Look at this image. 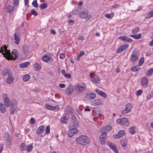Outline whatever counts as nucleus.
Wrapping results in <instances>:
<instances>
[{"label":"nucleus","mask_w":153,"mask_h":153,"mask_svg":"<svg viewBox=\"0 0 153 153\" xmlns=\"http://www.w3.org/2000/svg\"><path fill=\"white\" fill-rule=\"evenodd\" d=\"M130 36L136 39H138L141 37L142 35L141 34H139L137 35H131Z\"/></svg>","instance_id":"obj_29"},{"label":"nucleus","mask_w":153,"mask_h":153,"mask_svg":"<svg viewBox=\"0 0 153 153\" xmlns=\"http://www.w3.org/2000/svg\"><path fill=\"white\" fill-rule=\"evenodd\" d=\"M76 143L85 146L88 145L90 142L89 137L86 135H80L75 139Z\"/></svg>","instance_id":"obj_2"},{"label":"nucleus","mask_w":153,"mask_h":153,"mask_svg":"<svg viewBox=\"0 0 153 153\" xmlns=\"http://www.w3.org/2000/svg\"><path fill=\"white\" fill-rule=\"evenodd\" d=\"M133 106L129 103L126 104L125 105V108L121 111V113L125 114L129 112L132 108Z\"/></svg>","instance_id":"obj_8"},{"label":"nucleus","mask_w":153,"mask_h":153,"mask_svg":"<svg viewBox=\"0 0 153 153\" xmlns=\"http://www.w3.org/2000/svg\"><path fill=\"white\" fill-rule=\"evenodd\" d=\"M31 13L33 15L37 16L38 13L34 9H32L31 11Z\"/></svg>","instance_id":"obj_51"},{"label":"nucleus","mask_w":153,"mask_h":153,"mask_svg":"<svg viewBox=\"0 0 153 153\" xmlns=\"http://www.w3.org/2000/svg\"><path fill=\"white\" fill-rule=\"evenodd\" d=\"M108 146L115 153H119L118 152L114 144L111 143H108Z\"/></svg>","instance_id":"obj_19"},{"label":"nucleus","mask_w":153,"mask_h":153,"mask_svg":"<svg viewBox=\"0 0 153 153\" xmlns=\"http://www.w3.org/2000/svg\"><path fill=\"white\" fill-rule=\"evenodd\" d=\"M135 51H136V50L134 51L131 55L130 59L132 62L136 61L138 59V54Z\"/></svg>","instance_id":"obj_11"},{"label":"nucleus","mask_w":153,"mask_h":153,"mask_svg":"<svg viewBox=\"0 0 153 153\" xmlns=\"http://www.w3.org/2000/svg\"><path fill=\"white\" fill-rule=\"evenodd\" d=\"M78 130L76 128H72L69 130L68 135L69 137L73 136L74 134H76L78 132Z\"/></svg>","instance_id":"obj_10"},{"label":"nucleus","mask_w":153,"mask_h":153,"mask_svg":"<svg viewBox=\"0 0 153 153\" xmlns=\"http://www.w3.org/2000/svg\"><path fill=\"white\" fill-rule=\"evenodd\" d=\"M4 104L6 107H8L11 104V101L7 94H4L2 96Z\"/></svg>","instance_id":"obj_5"},{"label":"nucleus","mask_w":153,"mask_h":153,"mask_svg":"<svg viewBox=\"0 0 153 153\" xmlns=\"http://www.w3.org/2000/svg\"><path fill=\"white\" fill-rule=\"evenodd\" d=\"M117 124H121L125 126H128L130 124V122L127 118H122L118 119L116 120Z\"/></svg>","instance_id":"obj_4"},{"label":"nucleus","mask_w":153,"mask_h":153,"mask_svg":"<svg viewBox=\"0 0 153 153\" xmlns=\"http://www.w3.org/2000/svg\"><path fill=\"white\" fill-rule=\"evenodd\" d=\"M152 16H153V11H152L149 13L146 17V18L148 19Z\"/></svg>","instance_id":"obj_44"},{"label":"nucleus","mask_w":153,"mask_h":153,"mask_svg":"<svg viewBox=\"0 0 153 153\" xmlns=\"http://www.w3.org/2000/svg\"><path fill=\"white\" fill-rule=\"evenodd\" d=\"M99 100H95L93 102V104L94 105H97L100 104Z\"/></svg>","instance_id":"obj_49"},{"label":"nucleus","mask_w":153,"mask_h":153,"mask_svg":"<svg viewBox=\"0 0 153 153\" xmlns=\"http://www.w3.org/2000/svg\"><path fill=\"white\" fill-rule=\"evenodd\" d=\"M153 74V68H151L146 72V75L147 76H150Z\"/></svg>","instance_id":"obj_31"},{"label":"nucleus","mask_w":153,"mask_h":153,"mask_svg":"<svg viewBox=\"0 0 153 153\" xmlns=\"http://www.w3.org/2000/svg\"><path fill=\"white\" fill-rule=\"evenodd\" d=\"M153 95L152 94H151L150 95H148L147 97L146 98L147 100H150L152 97Z\"/></svg>","instance_id":"obj_64"},{"label":"nucleus","mask_w":153,"mask_h":153,"mask_svg":"<svg viewBox=\"0 0 153 153\" xmlns=\"http://www.w3.org/2000/svg\"><path fill=\"white\" fill-rule=\"evenodd\" d=\"M125 134V131L122 130L120 131L117 134H114L113 137L115 139H118L123 137Z\"/></svg>","instance_id":"obj_9"},{"label":"nucleus","mask_w":153,"mask_h":153,"mask_svg":"<svg viewBox=\"0 0 153 153\" xmlns=\"http://www.w3.org/2000/svg\"><path fill=\"white\" fill-rule=\"evenodd\" d=\"M59 109L58 106L57 105L55 106H52V111H57L59 110Z\"/></svg>","instance_id":"obj_47"},{"label":"nucleus","mask_w":153,"mask_h":153,"mask_svg":"<svg viewBox=\"0 0 153 153\" xmlns=\"http://www.w3.org/2000/svg\"><path fill=\"white\" fill-rule=\"evenodd\" d=\"M47 7V4L44 3L41 4L40 5V8L41 9H43L46 8Z\"/></svg>","instance_id":"obj_45"},{"label":"nucleus","mask_w":153,"mask_h":153,"mask_svg":"<svg viewBox=\"0 0 153 153\" xmlns=\"http://www.w3.org/2000/svg\"><path fill=\"white\" fill-rule=\"evenodd\" d=\"M42 59L44 62H46L50 60V58L47 55H45L42 57Z\"/></svg>","instance_id":"obj_32"},{"label":"nucleus","mask_w":153,"mask_h":153,"mask_svg":"<svg viewBox=\"0 0 153 153\" xmlns=\"http://www.w3.org/2000/svg\"><path fill=\"white\" fill-rule=\"evenodd\" d=\"M107 134L105 132H103L100 136V143L101 144H103L105 141L107 137Z\"/></svg>","instance_id":"obj_13"},{"label":"nucleus","mask_w":153,"mask_h":153,"mask_svg":"<svg viewBox=\"0 0 153 153\" xmlns=\"http://www.w3.org/2000/svg\"><path fill=\"white\" fill-rule=\"evenodd\" d=\"M34 69L35 70L38 71L41 68V65L38 63H35L34 65Z\"/></svg>","instance_id":"obj_34"},{"label":"nucleus","mask_w":153,"mask_h":153,"mask_svg":"<svg viewBox=\"0 0 153 153\" xmlns=\"http://www.w3.org/2000/svg\"><path fill=\"white\" fill-rule=\"evenodd\" d=\"M50 131V126H47L45 130V133L48 134L49 133Z\"/></svg>","instance_id":"obj_57"},{"label":"nucleus","mask_w":153,"mask_h":153,"mask_svg":"<svg viewBox=\"0 0 153 153\" xmlns=\"http://www.w3.org/2000/svg\"><path fill=\"white\" fill-rule=\"evenodd\" d=\"M30 123L31 124H33L35 123V120L34 118H31L30 119Z\"/></svg>","instance_id":"obj_60"},{"label":"nucleus","mask_w":153,"mask_h":153,"mask_svg":"<svg viewBox=\"0 0 153 153\" xmlns=\"http://www.w3.org/2000/svg\"><path fill=\"white\" fill-rule=\"evenodd\" d=\"M95 91L99 95L102 96V97L105 98H106L107 97V95L104 92L98 89H96L95 90Z\"/></svg>","instance_id":"obj_21"},{"label":"nucleus","mask_w":153,"mask_h":153,"mask_svg":"<svg viewBox=\"0 0 153 153\" xmlns=\"http://www.w3.org/2000/svg\"><path fill=\"white\" fill-rule=\"evenodd\" d=\"M12 72L7 68H4L2 71V74L4 76L9 75L10 73L11 74Z\"/></svg>","instance_id":"obj_22"},{"label":"nucleus","mask_w":153,"mask_h":153,"mask_svg":"<svg viewBox=\"0 0 153 153\" xmlns=\"http://www.w3.org/2000/svg\"><path fill=\"white\" fill-rule=\"evenodd\" d=\"M79 16L81 18L86 19L87 20H89L91 17V16L89 14L88 11L87 10L80 12Z\"/></svg>","instance_id":"obj_7"},{"label":"nucleus","mask_w":153,"mask_h":153,"mask_svg":"<svg viewBox=\"0 0 153 153\" xmlns=\"http://www.w3.org/2000/svg\"><path fill=\"white\" fill-rule=\"evenodd\" d=\"M0 53H2L7 59L8 60H15L18 56L17 51L14 49L10 52V50H7V48H1Z\"/></svg>","instance_id":"obj_1"},{"label":"nucleus","mask_w":153,"mask_h":153,"mask_svg":"<svg viewBox=\"0 0 153 153\" xmlns=\"http://www.w3.org/2000/svg\"><path fill=\"white\" fill-rule=\"evenodd\" d=\"M17 105V101L16 100H13L11 103V107L10 108H12V109L17 110L18 109Z\"/></svg>","instance_id":"obj_17"},{"label":"nucleus","mask_w":153,"mask_h":153,"mask_svg":"<svg viewBox=\"0 0 153 153\" xmlns=\"http://www.w3.org/2000/svg\"><path fill=\"white\" fill-rule=\"evenodd\" d=\"M45 127L43 125L39 126L37 129L36 133L38 134H40L43 133L44 131Z\"/></svg>","instance_id":"obj_18"},{"label":"nucleus","mask_w":153,"mask_h":153,"mask_svg":"<svg viewBox=\"0 0 153 153\" xmlns=\"http://www.w3.org/2000/svg\"><path fill=\"white\" fill-rule=\"evenodd\" d=\"M127 143V140L126 138H123L120 140V144L122 146L125 147Z\"/></svg>","instance_id":"obj_26"},{"label":"nucleus","mask_w":153,"mask_h":153,"mask_svg":"<svg viewBox=\"0 0 153 153\" xmlns=\"http://www.w3.org/2000/svg\"><path fill=\"white\" fill-rule=\"evenodd\" d=\"M114 13H111V14H106L105 15V16L108 19H111L113 17Z\"/></svg>","instance_id":"obj_35"},{"label":"nucleus","mask_w":153,"mask_h":153,"mask_svg":"<svg viewBox=\"0 0 153 153\" xmlns=\"http://www.w3.org/2000/svg\"><path fill=\"white\" fill-rule=\"evenodd\" d=\"M30 78V76L27 74L23 76L22 79L24 81H27Z\"/></svg>","instance_id":"obj_33"},{"label":"nucleus","mask_w":153,"mask_h":153,"mask_svg":"<svg viewBox=\"0 0 153 153\" xmlns=\"http://www.w3.org/2000/svg\"><path fill=\"white\" fill-rule=\"evenodd\" d=\"M19 0H13V4L14 6H16L18 4Z\"/></svg>","instance_id":"obj_55"},{"label":"nucleus","mask_w":153,"mask_h":153,"mask_svg":"<svg viewBox=\"0 0 153 153\" xmlns=\"http://www.w3.org/2000/svg\"><path fill=\"white\" fill-rule=\"evenodd\" d=\"M86 88V85L85 83H79L75 86V89L77 93H81L84 91Z\"/></svg>","instance_id":"obj_3"},{"label":"nucleus","mask_w":153,"mask_h":153,"mask_svg":"<svg viewBox=\"0 0 153 153\" xmlns=\"http://www.w3.org/2000/svg\"><path fill=\"white\" fill-rule=\"evenodd\" d=\"M85 54V53L83 51H80L79 54L77 56L76 60L77 61H79L80 60V57L82 56Z\"/></svg>","instance_id":"obj_38"},{"label":"nucleus","mask_w":153,"mask_h":153,"mask_svg":"<svg viewBox=\"0 0 153 153\" xmlns=\"http://www.w3.org/2000/svg\"><path fill=\"white\" fill-rule=\"evenodd\" d=\"M139 30V28L138 27H136V28L133 29L131 31V33L132 34H134L137 33Z\"/></svg>","instance_id":"obj_41"},{"label":"nucleus","mask_w":153,"mask_h":153,"mask_svg":"<svg viewBox=\"0 0 153 153\" xmlns=\"http://www.w3.org/2000/svg\"><path fill=\"white\" fill-rule=\"evenodd\" d=\"M4 104L0 102V110L2 113H5L6 111V108H5Z\"/></svg>","instance_id":"obj_27"},{"label":"nucleus","mask_w":153,"mask_h":153,"mask_svg":"<svg viewBox=\"0 0 153 153\" xmlns=\"http://www.w3.org/2000/svg\"><path fill=\"white\" fill-rule=\"evenodd\" d=\"M144 62V58L142 57L139 60L138 62V65L141 66L142 65Z\"/></svg>","instance_id":"obj_43"},{"label":"nucleus","mask_w":153,"mask_h":153,"mask_svg":"<svg viewBox=\"0 0 153 153\" xmlns=\"http://www.w3.org/2000/svg\"><path fill=\"white\" fill-rule=\"evenodd\" d=\"M30 64V62L28 61H27L20 64L19 67L21 68H24L27 67Z\"/></svg>","instance_id":"obj_24"},{"label":"nucleus","mask_w":153,"mask_h":153,"mask_svg":"<svg viewBox=\"0 0 153 153\" xmlns=\"http://www.w3.org/2000/svg\"><path fill=\"white\" fill-rule=\"evenodd\" d=\"M33 147L32 145L30 144L26 148V149L28 152H30L32 150Z\"/></svg>","instance_id":"obj_37"},{"label":"nucleus","mask_w":153,"mask_h":153,"mask_svg":"<svg viewBox=\"0 0 153 153\" xmlns=\"http://www.w3.org/2000/svg\"><path fill=\"white\" fill-rule=\"evenodd\" d=\"M142 93V91L141 90H139L137 91L136 92V94L137 96L140 95Z\"/></svg>","instance_id":"obj_52"},{"label":"nucleus","mask_w":153,"mask_h":153,"mask_svg":"<svg viewBox=\"0 0 153 153\" xmlns=\"http://www.w3.org/2000/svg\"><path fill=\"white\" fill-rule=\"evenodd\" d=\"M72 13L74 15H77L79 13L78 11L77 10H74L72 11Z\"/></svg>","instance_id":"obj_58"},{"label":"nucleus","mask_w":153,"mask_h":153,"mask_svg":"<svg viewBox=\"0 0 153 153\" xmlns=\"http://www.w3.org/2000/svg\"><path fill=\"white\" fill-rule=\"evenodd\" d=\"M69 118V116L67 113H64L63 115V117H61V123L63 124L66 123V121L68 120Z\"/></svg>","instance_id":"obj_12"},{"label":"nucleus","mask_w":153,"mask_h":153,"mask_svg":"<svg viewBox=\"0 0 153 153\" xmlns=\"http://www.w3.org/2000/svg\"><path fill=\"white\" fill-rule=\"evenodd\" d=\"M73 125L74 127L77 128L79 126V125L78 122L76 120H74L73 123Z\"/></svg>","instance_id":"obj_53"},{"label":"nucleus","mask_w":153,"mask_h":153,"mask_svg":"<svg viewBox=\"0 0 153 153\" xmlns=\"http://www.w3.org/2000/svg\"><path fill=\"white\" fill-rule=\"evenodd\" d=\"M30 48H24V53L26 55H27L31 52Z\"/></svg>","instance_id":"obj_36"},{"label":"nucleus","mask_w":153,"mask_h":153,"mask_svg":"<svg viewBox=\"0 0 153 153\" xmlns=\"http://www.w3.org/2000/svg\"><path fill=\"white\" fill-rule=\"evenodd\" d=\"M14 38L15 43L16 44L18 45L19 44L20 41V39L19 36L17 35L16 33H14Z\"/></svg>","instance_id":"obj_30"},{"label":"nucleus","mask_w":153,"mask_h":153,"mask_svg":"<svg viewBox=\"0 0 153 153\" xmlns=\"http://www.w3.org/2000/svg\"><path fill=\"white\" fill-rule=\"evenodd\" d=\"M125 48H118L117 52V53H120L125 50Z\"/></svg>","instance_id":"obj_54"},{"label":"nucleus","mask_w":153,"mask_h":153,"mask_svg":"<svg viewBox=\"0 0 153 153\" xmlns=\"http://www.w3.org/2000/svg\"><path fill=\"white\" fill-rule=\"evenodd\" d=\"M129 132L130 133L132 134H135V127H132L130 128L129 129Z\"/></svg>","instance_id":"obj_39"},{"label":"nucleus","mask_w":153,"mask_h":153,"mask_svg":"<svg viewBox=\"0 0 153 153\" xmlns=\"http://www.w3.org/2000/svg\"><path fill=\"white\" fill-rule=\"evenodd\" d=\"M10 114H13L15 111H17V109H12V108H10Z\"/></svg>","instance_id":"obj_56"},{"label":"nucleus","mask_w":153,"mask_h":153,"mask_svg":"<svg viewBox=\"0 0 153 153\" xmlns=\"http://www.w3.org/2000/svg\"><path fill=\"white\" fill-rule=\"evenodd\" d=\"M119 39L124 42H131L132 41V39L126 36H121L119 37Z\"/></svg>","instance_id":"obj_16"},{"label":"nucleus","mask_w":153,"mask_h":153,"mask_svg":"<svg viewBox=\"0 0 153 153\" xmlns=\"http://www.w3.org/2000/svg\"><path fill=\"white\" fill-rule=\"evenodd\" d=\"M12 140H7L6 141V145L8 148H10L12 145Z\"/></svg>","instance_id":"obj_40"},{"label":"nucleus","mask_w":153,"mask_h":153,"mask_svg":"<svg viewBox=\"0 0 153 153\" xmlns=\"http://www.w3.org/2000/svg\"><path fill=\"white\" fill-rule=\"evenodd\" d=\"M45 107L48 109L51 110L52 106L49 105L48 104H46L45 105Z\"/></svg>","instance_id":"obj_50"},{"label":"nucleus","mask_w":153,"mask_h":153,"mask_svg":"<svg viewBox=\"0 0 153 153\" xmlns=\"http://www.w3.org/2000/svg\"><path fill=\"white\" fill-rule=\"evenodd\" d=\"M64 54L62 53H61L59 55V58L61 59H63L65 58Z\"/></svg>","instance_id":"obj_61"},{"label":"nucleus","mask_w":153,"mask_h":153,"mask_svg":"<svg viewBox=\"0 0 153 153\" xmlns=\"http://www.w3.org/2000/svg\"><path fill=\"white\" fill-rule=\"evenodd\" d=\"M64 76L67 78L70 79L71 78V75L70 74H66Z\"/></svg>","instance_id":"obj_59"},{"label":"nucleus","mask_w":153,"mask_h":153,"mask_svg":"<svg viewBox=\"0 0 153 153\" xmlns=\"http://www.w3.org/2000/svg\"><path fill=\"white\" fill-rule=\"evenodd\" d=\"M91 79L93 83L99 84L100 82V78L97 75L93 73L90 74Z\"/></svg>","instance_id":"obj_6"},{"label":"nucleus","mask_w":153,"mask_h":153,"mask_svg":"<svg viewBox=\"0 0 153 153\" xmlns=\"http://www.w3.org/2000/svg\"><path fill=\"white\" fill-rule=\"evenodd\" d=\"M86 98L89 99H93L96 97V94L94 93H89L87 94Z\"/></svg>","instance_id":"obj_25"},{"label":"nucleus","mask_w":153,"mask_h":153,"mask_svg":"<svg viewBox=\"0 0 153 153\" xmlns=\"http://www.w3.org/2000/svg\"><path fill=\"white\" fill-rule=\"evenodd\" d=\"M74 89L72 86H69L65 90V92L68 95L71 94L73 92Z\"/></svg>","instance_id":"obj_20"},{"label":"nucleus","mask_w":153,"mask_h":153,"mask_svg":"<svg viewBox=\"0 0 153 153\" xmlns=\"http://www.w3.org/2000/svg\"><path fill=\"white\" fill-rule=\"evenodd\" d=\"M14 78L13 76L12 73H10L9 75L7 76V78L6 79V82L8 84H11L13 82Z\"/></svg>","instance_id":"obj_15"},{"label":"nucleus","mask_w":153,"mask_h":153,"mask_svg":"<svg viewBox=\"0 0 153 153\" xmlns=\"http://www.w3.org/2000/svg\"><path fill=\"white\" fill-rule=\"evenodd\" d=\"M131 69L133 71L135 72L137 71V69L135 67H132Z\"/></svg>","instance_id":"obj_63"},{"label":"nucleus","mask_w":153,"mask_h":153,"mask_svg":"<svg viewBox=\"0 0 153 153\" xmlns=\"http://www.w3.org/2000/svg\"><path fill=\"white\" fill-rule=\"evenodd\" d=\"M141 82L142 86L146 87L148 84V79L146 76H143L141 79Z\"/></svg>","instance_id":"obj_14"},{"label":"nucleus","mask_w":153,"mask_h":153,"mask_svg":"<svg viewBox=\"0 0 153 153\" xmlns=\"http://www.w3.org/2000/svg\"><path fill=\"white\" fill-rule=\"evenodd\" d=\"M32 5L35 7H38V4L36 0H34L32 3Z\"/></svg>","instance_id":"obj_48"},{"label":"nucleus","mask_w":153,"mask_h":153,"mask_svg":"<svg viewBox=\"0 0 153 153\" xmlns=\"http://www.w3.org/2000/svg\"><path fill=\"white\" fill-rule=\"evenodd\" d=\"M20 147L23 151L25 150L26 149L25 144L24 143H22L21 144Z\"/></svg>","instance_id":"obj_46"},{"label":"nucleus","mask_w":153,"mask_h":153,"mask_svg":"<svg viewBox=\"0 0 153 153\" xmlns=\"http://www.w3.org/2000/svg\"><path fill=\"white\" fill-rule=\"evenodd\" d=\"M4 139L5 141H7L11 140V137L9 133L6 132L4 134Z\"/></svg>","instance_id":"obj_23"},{"label":"nucleus","mask_w":153,"mask_h":153,"mask_svg":"<svg viewBox=\"0 0 153 153\" xmlns=\"http://www.w3.org/2000/svg\"><path fill=\"white\" fill-rule=\"evenodd\" d=\"M111 128L112 127L110 125L107 126L105 127H103L102 128L103 130L106 132L110 131L111 130Z\"/></svg>","instance_id":"obj_28"},{"label":"nucleus","mask_w":153,"mask_h":153,"mask_svg":"<svg viewBox=\"0 0 153 153\" xmlns=\"http://www.w3.org/2000/svg\"><path fill=\"white\" fill-rule=\"evenodd\" d=\"M14 8L13 6L9 5L7 8L8 12L10 13L13 11L14 10Z\"/></svg>","instance_id":"obj_42"},{"label":"nucleus","mask_w":153,"mask_h":153,"mask_svg":"<svg viewBox=\"0 0 153 153\" xmlns=\"http://www.w3.org/2000/svg\"><path fill=\"white\" fill-rule=\"evenodd\" d=\"M59 86L61 88H63L65 87L66 85L64 84L61 83L59 84Z\"/></svg>","instance_id":"obj_62"}]
</instances>
